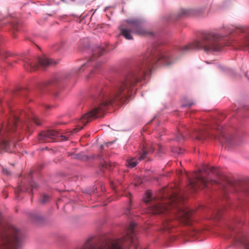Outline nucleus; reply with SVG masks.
Instances as JSON below:
<instances>
[{"label":"nucleus","mask_w":249,"mask_h":249,"mask_svg":"<svg viewBox=\"0 0 249 249\" xmlns=\"http://www.w3.org/2000/svg\"><path fill=\"white\" fill-rule=\"evenodd\" d=\"M181 199V196L179 195L175 194L172 195L169 199L168 205L164 203H158L152 208L151 213L154 214H159L168 210L170 207H177Z\"/></svg>","instance_id":"obj_4"},{"label":"nucleus","mask_w":249,"mask_h":249,"mask_svg":"<svg viewBox=\"0 0 249 249\" xmlns=\"http://www.w3.org/2000/svg\"><path fill=\"white\" fill-rule=\"evenodd\" d=\"M170 60V57L167 54L162 53H160V56L158 61H161L165 65H169L171 63Z\"/></svg>","instance_id":"obj_9"},{"label":"nucleus","mask_w":249,"mask_h":249,"mask_svg":"<svg viewBox=\"0 0 249 249\" xmlns=\"http://www.w3.org/2000/svg\"><path fill=\"white\" fill-rule=\"evenodd\" d=\"M22 243L20 232L15 227L8 225L2 227L0 231V249H17Z\"/></svg>","instance_id":"obj_2"},{"label":"nucleus","mask_w":249,"mask_h":249,"mask_svg":"<svg viewBox=\"0 0 249 249\" xmlns=\"http://www.w3.org/2000/svg\"><path fill=\"white\" fill-rule=\"evenodd\" d=\"M143 153H143V155H141V156L139 157V160H143V159H144V158H145V155L146 154V152H145V151H144L143 152Z\"/></svg>","instance_id":"obj_21"},{"label":"nucleus","mask_w":249,"mask_h":249,"mask_svg":"<svg viewBox=\"0 0 249 249\" xmlns=\"http://www.w3.org/2000/svg\"><path fill=\"white\" fill-rule=\"evenodd\" d=\"M137 82V77L135 76H129L125 80L121 82L117 88L115 93L111 97L107 95L102 96V102L99 107H95L93 109L85 114L80 119V121L85 125L92 118L100 117L102 116V113L104 112L105 107L112 104L113 100H117L119 95L124 91L126 90L124 95L129 96L131 91L132 87Z\"/></svg>","instance_id":"obj_1"},{"label":"nucleus","mask_w":249,"mask_h":249,"mask_svg":"<svg viewBox=\"0 0 249 249\" xmlns=\"http://www.w3.org/2000/svg\"><path fill=\"white\" fill-rule=\"evenodd\" d=\"M221 38L222 36L219 34L208 33L204 35L201 39L195 40L192 48L203 50L205 52L219 51L220 48L218 41Z\"/></svg>","instance_id":"obj_3"},{"label":"nucleus","mask_w":249,"mask_h":249,"mask_svg":"<svg viewBox=\"0 0 249 249\" xmlns=\"http://www.w3.org/2000/svg\"><path fill=\"white\" fill-rule=\"evenodd\" d=\"M81 249H123L117 241L110 242L97 247H94L89 244L86 243Z\"/></svg>","instance_id":"obj_5"},{"label":"nucleus","mask_w":249,"mask_h":249,"mask_svg":"<svg viewBox=\"0 0 249 249\" xmlns=\"http://www.w3.org/2000/svg\"><path fill=\"white\" fill-rule=\"evenodd\" d=\"M32 120H33V122L36 124L39 125L40 124L38 122L39 119L37 117H36V116L33 117Z\"/></svg>","instance_id":"obj_18"},{"label":"nucleus","mask_w":249,"mask_h":249,"mask_svg":"<svg viewBox=\"0 0 249 249\" xmlns=\"http://www.w3.org/2000/svg\"><path fill=\"white\" fill-rule=\"evenodd\" d=\"M121 34L126 39H132L133 37L132 36V31L129 29L121 28Z\"/></svg>","instance_id":"obj_10"},{"label":"nucleus","mask_w":249,"mask_h":249,"mask_svg":"<svg viewBox=\"0 0 249 249\" xmlns=\"http://www.w3.org/2000/svg\"><path fill=\"white\" fill-rule=\"evenodd\" d=\"M243 45L245 48H247V50H249V36H248L244 40Z\"/></svg>","instance_id":"obj_16"},{"label":"nucleus","mask_w":249,"mask_h":249,"mask_svg":"<svg viewBox=\"0 0 249 249\" xmlns=\"http://www.w3.org/2000/svg\"><path fill=\"white\" fill-rule=\"evenodd\" d=\"M50 135L55 136L56 135L55 131L52 130L49 131L47 132V134L45 135L46 137H49Z\"/></svg>","instance_id":"obj_17"},{"label":"nucleus","mask_w":249,"mask_h":249,"mask_svg":"<svg viewBox=\"0 0 249 249\" xmlns=\"http://www.w3.org/2000/svg\"><path fill=\"white\" fill-rule=\"evenodd\" d=\"M127 166L130 167H134L138 164L137 160L136 158H133L131 160H129L127 161Z\"/></svg>","instance_id":"obj_13"},{"label":"nucleus","mask_w":249,"mask_h":249,"mask_svg":"<svg viewBox=\"0 0 249 249\" xmlns=\"http://www.w3.org/2000/svg\"><path fill=\"white\" fill-rule=\"evenodd\" d=\"M179 211V216L184 220L188 219L190 217V212L188 210L185 209L180 208H178Z\"/></svg>","instance_id":"obj_11"},{"label":"nucleus","mask_w":249,"mask_h":249,"mask_svg":"<svg viewBox=\"0 0 249 249\" xmlns=\"http://www.w3.org/2000/svg\"><path fill=\"white\" fill-rule=\"evenodd\" d=\"M39 63L43 67H45L52 64V60L45 57L38 58Z\"/></svg>","instance_id":"obj_12"},{"label":"nucleus","mask_w":249,"mask_h":249,"mask_svg":"<svg viewBox=\"0 0 249 249\" xmlns=\"http://www.w3.org/2000/svg\"><path fill=\"white\" fill-rule=\"evenodd\" d=\"M201 132H198V135L196 137V139L197 140H200L201 139Z\"/></svg>","instance_id":"obj_19"},{"label":"nucleus","mask_w":249,"mask_h":249,"mask_svg":"<svg viewBox=\"0 0 249 249\" xmlns=\"http://www.w3.org/2000/svg\"><path fill=\"white\" fill-rule=\"evenodd\" d=\"M152 194L150 191L146 192L143 197V201L145 203L149 202L152 199Z\"/></svg>","instance_id":"obj_14"},{"label":"nucleus","mask_w":249,"mask_h":249,"mask_svg":"<svg viewBox=\"0 0 249 249\" xmlns=\"http://www.w3.org/2000/svg\"><path fill=\"white\" fill-rule=\"evenodd\" d=\"M195 181H190V184L192 188L195 189L198 185V183L201 184L203 186V188L207 187V179L204 177L200 175H197L196 177Z\"/></svg>","instance_id":"obj_7"},{"label":"nucleus","mask_w":249,"mask_h":249,"mask_svg":"<svg viewBox=\"0 0 249 249\" xmlns=\"http://www.w3.org/2000/svg\"><path fill=\"white\" fill-rule=\"evenodd\" d=\"M82 128V127H81L79 129H78V128H76L74 129V131L75 132L78 131L79 130L81 129Z\"/></svg>","instance_id":"obj_23"},{"label":"nucleus","mask_w":249,"mask_h":249,"mask_svg":"<svg viewBox=\"0 0 249 249\" xmlns=\"http://www.w3.org/2000/svg\"><path fill=\"white\" fill-rule=\"evenodd\" d=\"M129 27L134 30V32L140 35H144L145 31L141 26V22L137 20H128L126 21Z\"/></svg>","instance_id":"obj_6"},{"label":"nucleus","mask_w":249,"mask_h":249,"mask_svg":"<svg viewBox=\"0 0 249 249\" xmlns=\"http://www.w3.org/2000/svg\"><path fill=\"white\" fill-rule=\"evenodd\" d=\"M235 245L241 246L245 249H249V240L245 236H239L235 239Z\"/></svg>","instance_id":"obj_8"},{"label":"nucleus","mask_w":249,"mask_h":249,"mask_svg":"<svg viewBox=\"0 0 249 249\" xmlns=\"http://www.w3.org/2000/svg\"><path fill=\"white\" fill-rule=\"evenodd\" d=\"M8 144V143L6 141L0 139V145L1 146V148L6 149Z\"/></svg>","instance_id":"obj_15"},{"label":"nucleus","mask_w":249,"mask_h":249,"mask_svg":"<svg viewBox=\"0 0 249 249\" xmlns=\"http://www.w3.org/2000/svg\"><path fill=\"white\" fill-rule=\"evenodd\" d=\"M214 139H217L220 142H222V140H221L220 136H215Z\"/></svg>","instance_id":"obj_22"},{"label":"nucleus","mask_w":249,"mask_h":249,"mask_svg":"<svg viewBox=\"0 0 249 249\" xmlns=\"http://www.w3.org/2000/svg\"><path fill=\"white\" fill-rule=\"evenodd\" d=\"M151 58H150L147 61L144 62V64L145 63L146 65H148V66L149 67V65L152 63L151 62Z\"/></svg>","instance_id":"obj_20"}]
</instances>
